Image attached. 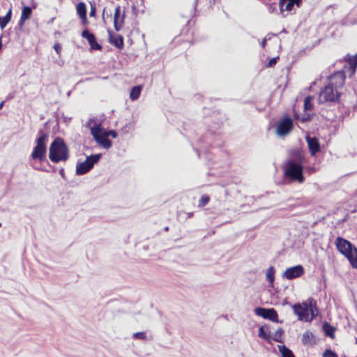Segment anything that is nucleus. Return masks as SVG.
Segmentation results:
<instances>
[{"label": "nucleus", "mask_w": 357, "mask_h": 357, "mask_svg": "<svg viewBox=\"0 0 357 357\" xmlns=\"http://www.w3.org/2000/svg\"><path fill=\"white\" fill-rule=\"evenodd\" d=\"M91 134L95 141L102 147L109 149L112 146V142L108 139L107 135H105V130L101 127V124H96L91 127Z\"/></svg>", "instance_id": "obj_5"}, {"label": "nucleus", "mask_w": 357, "mask_h": 357, "mask_svg": "<svg viewBox=\"0 0 357 357\" xmlns=\"http://www.w3.org/2000/svg\"><path fill=\"white\" fill-rule=\"evenodd\" d=\"M47 139L48 135L47 133L39 131V136L36 140V145L31 154L33 160L40 162L45 160L46 158Z\"/></svg>", "instance_id": "obj_3"}, {"label": "nucleus", "mask_w": 357, "mask_h": 357, "mask_svg": "<svg viewBox=\"0 0 357 357\" xmlns=\"http://www.w3.org/2000/svg\"><path fill=\"white\" fill-rule=\"evenodd\" d=\"M109 43L119 49L123 47V38L121 36H112L110 31H109Z\"/></svg>", "instance_id": "obj_20"}, {"label": "nucleus", "mask_w": 357, "mask_h": 357, "mask_svg": "<svg viewBox=\"0 0 357 357\" xmlns=\"http://www.w3.org/2000/svg\"><path fill=\"white\" fill-rule=\"evenodd\" d=\"M54 50L56 51V52L57 54H59L60 51H61V47L60 44L56 43L54 45Z\"/></svg>", "instance_id": "obj_36"}, {"label": "nucleus", "mask_w": 357, "mask_h": 357, "mask_svg": "<svg viewBox=\"0 0 357 357\" xmlns=\"http://www.w3.org/2000/svg\"><path fill=\"white\" fill-rule=\"evenodd\" d=\"M50 160L58 163L66 161L69 158V150L62 138L56 137L50 144L49 150Z\"/></svg>", "instance_id": "obj_1"}, {"label": "nucleus", "mask_w": 357, "mask_h": 357, "mask_svg": "<svg viewBox=\"0 0 357 357\" xmlns=\"http://www.w3.org/2000/svg\"><path fill=\"white\" fill-rule=\"evenodd\" d=\"M255 313L264 319L271 320L273 322L278 323V315L277 311L274 308H264L261 307H257L255 309Z\"/></svg>", "instance_id": "obj_8"}, {"label": "nucleus", "mask_w": 357, "mask_h": 357, "mask_svg": "<svg viewBox=\"0 0 357 357\" xmlns=\"http://www.w3.org/2000/svg\"><path fill=\"white\" fill-rule=\"evenodd\" d=\"M271 326L268 324H264L259 327L258 336L268 342H271Z\"/></svg>", "instance_id": "obj_16"}, {"label": "nucleus", "mask_w": 357, "mask_h": 357, "mask_svg": "<svg viewBox=\"0 0 357 357\" xmlns=\"http://www.w3.org/2000/svg\"><path fill=\"white\" fill-rule=\"evenodd\" d=\"M59 174L63 178H65V172L63 168L59 170Z\"/></svg>", "instance_id": "obj_38"}, {"label": "nucleus", "mask_w": 357, "mask_h": 357, "mask_svg": "<svg viewBox=\"0 0 357 357\" xmlns=\"http://www.w3.org/2000/svg\"><path fill=\"white\" fill-rule=\"evenodd\" d=\"M101 154H94L86 157V159L80 163H77L76 166V174L83 175L89 172L94 165L99 161Z\"/></svg>", "instance_id": "obj_6"}, {"label": "nucleus", "mask_w": 357, "mask_h": 357, "mask_svg": "<svg viewBox=\"0 0 357 357\" xmlns=\"http://www.w3.org/2000/svg\"><path fill=\"white\" fill-rule=\"evenodd\" d=\"M96 13V8L93 7H91V11H90V16H94Z\"/></svg>", "instance_id": "obj_37"}, {"label": "nucleus", "mask_w": 357, "mask_h": 357, "mask_svg": "<svg viewBox=\"0 0 357 357\" xmlns=\"http://www.w3.org/2000/svg\"><path fill=\"white\" fill-rule=\"evenodd\" d=\"M293 128V121L290 117L280 120L276 128V133L280 137L288 135Z\"/></svg>", "instance_id": "obj_9"}, {"label": "nucleus", "mask_w": 357, "mask_h": 357, "mask_svg": "<svg viewBox=\"0 0 357 357\" xmlns=\"http://www.w3.org/2000/svg\"><path fill=\"white\" fill-rule=\"evenodd\" d=\"M313 334L312 332L309 331H305L303 335H302V343L304 344V345H307V344H312L313 342H312V338H313Z\"/></svg>", "instance_id": "obj_23"}, {"label": "nucleus", "mask_w": 357, "mask_h": 357, "mask_svg": "<svg viewBox=\"0 0 357 357\" xmlns=\"http://www.w3.org/2000/svg\"><path fill=\"white\" fill-rule=\"evenodd\" d=\"M335 245L337 250L347 257L351 266L357 268V249L349 241L338 236L336 238Z\"/></svg>", "instance_id": "obj_2"}, {"label": "nucleus", "mask_w": 357, "mask_h": 357, "mask_svg": "<svg viewBox=\"0 0 357 357\" xmlns=\"http://www.w3.org/2000/svg\"><path fill=\"white\" fill-rule=\"evenodd\" d=\"M323 357H337V355L331 349H327L323 354Z\"/></svg>", "instance_id": "obj_33"}, {"label": "nucleus", "mask_w": 357, "mask_h": 357, "mask_svg": "<svg viewBox=\"0 0 357 357\" xmlns=\"http://www.w3.org/2000/svg\"><path fill=\"white\" fill-rule=\"evenodd\" d=\"M124 17V13L121 12V7H116L114 15V26L116 31H119L122 28Z\"/></svg>", "instance_id": "obj_14"}, {"label": "nucleus", "mask_w": 357, "mask_h": 357, "mask_svg": "<svg viewBox=\"0 0 357 357\" xmlns=\"http://www.w3.org/2000/svg\"><path fill=\"white\" fill-rule=\"evenodd\" d=\"M32 10L31 8L29 6H25L23 8L21 13V17L19 22V24L20 26H22L24 24V22L29 19L31 15Z\"/></svg>", "instance_id": "obj_21"}, {"label": "nucleus", "mask_w": 357, "mask_h": 357, "mask_svg": "<svg viewBox=\"0 0 357 357\" xmlns=\"http://www.w3.org/2000/svg\"><path fill=\"white\" fill-rule=\"evenodd\" d=\"M77 12L82 18H86V6L84 3H79L77 6Z\"/></svg>", "instance_id": "obj_28"}, {"label": "nucleus", "mask_w": 357, "mask_h": 357, "mask_svg": "<svg viewBox=\"0 0 357 357\" xmlns=\"http://www.w3.org/2000/svg\"><path fill=\"white\" fill-rule=\"evenodd\" d=\"M12 10L10 8L4 17H0V27L3 29L11 20Z\"/></svg>", "instance_id": "obj_24"}, {"label": "nucleus", "mask_w": 357, "mask_h": 357, "mask_svg": "<svg viewBox=\"0 0 357 357\" xmlns=\"http://www.w3.org/2000/svg\"><path fill=\"white\" fill-rule=\"evenodd\" d=\"M278 349L282 357H295L293 352L285 345H278Z\"/></svg>", "instance_id": "obj_26"}, {"label": "nucleus", "mask_w": 357, "mask_h": 357, "mask_svg": "<svg viewBox=\"0 0 357 357\" xmlns=\"http://www.w3.org/2000/svg\"><path fill=\"white\" fill-rule=\"evenodd\" d=\"M284 175L291 181H296L300 183L304 181L302 165L293 160L287 162L284 168Z\"/></svg>", "instance_id": "obj_4"}, {"label": "nucleus", "mask_w": 357, "mask_h": 357, "mask_svg": "<svg viewBox=\"0 0 357 357\" xmlns=\"http://www.w3.org/2000/svg\"><path fill=\"white\" fill-rule=\"evenodd\" d=\"M266 44V38H264L261 43V46L264 48Z\"/></svg>", "instance_id": "obj_39"}, {"label": "nucleus", "mask_w": 357, "mask_h": 357, "mask_svg": "<svg viewBox=\"0 0 357 357\" xmlns=\"http://www.w3.org/2000/svg\"><path fill=\"white\" fill-rule=\"evenodd\" d=\"M345 72L337 71L328 77V85L331 86L335 90H339L344 84Z\"/></svg>", "instance_id": "obj_10"}, {"label": "nucleus", "mask_w": 357, "mask_h": 357, "mask_svg": "<svg viewBox=\"0 0 357 357\" xmlns=\"http://www.w3.org/2000/svg\"><path fill=\"white\" fill-rule=\"evenodd\" d=\"M306 141L312 155H314L318 151H319V143L316 138H312L307 136L306 137Z\"/></svg>", "instance_id": "obj_17"}, {"label": "nucleus", "mask_w": 357, "mask_h": 357, "mask_svg": "<svg viewBox=\"0 0 357 357\" xmlns=\"http://www.w3.org/2000/svg\"><path fill=\"white\" fill-rule=\"evenodd\" d=\"M284 333V331L282 328H278L274 333H271V341L274 340L277 342H282V335Z\"/></svg>", "instance_id": "obj_27"}, {"label": "nucleus", "mask_w": 357, "mask_h": 357, "mask_svg": "<svg viewBox=\"0 0 357 357\" xmlns=\"http://www.w3.org/2000/svg\"><path fill=\"white\" fill-rule=\"evenodd\" d=\"M304 273L303 267L301 265H297L286 269L283 273L282 277L288 280H292L301 276Z\"/></svg>", "instance_id": "obj_12"}, {"label": "nucleus", "mask_w": 357, "mask_h": 357, "mask_svg": "<svg viewBox=\"0 0 357 357\" xmlns=\"http://www.w3.org/2000/svg\"><path fill=\"white\" fill-rule=\"evenodd\" d=\"M93 121L92 119H89V122L87 123L88 126H89L91 123V122Z\"/></svg>", "instance_id": "obj_41"}, {"label": "nucleus", "mask_w": 357, "mask_h": 357, "mask_svg": "<svg viewBox=\"0 0 357 357\" xmlns=\"http://www.w3.org/2000/svg\"><path fill=\"white\" fill-rule=\"evenodd\" d=\"M132 337L135 339H139V340H144L146 338V335L144 332H137L133 334Z\"/></svg>", "instance_id": "obj_31"}, {"label": "nucleus", "mask_w": 357, "mask_h": 357, "mask_svg": "<svg viewBox=\"0 0 357 357\" xmlns=\"http://www.w3.org/2000/svg\"><path fill=\"white\" fill-rule=\"evenodd\" d=\"M348 67H345L347 68V73H349V76H352L354 75L356 68H357V54L354 56H348Z\"/></svg>", "instance_id": "obj_19"}, {"label": "nucleus", "mask_w": 357, "mask_h": 357, "mask_svg": "<svg viewBox=\"0 0 357 357\" xmlns=\"http://www.w3.org/2000/svg\"><path fill=\"white\" fill-rule=\"evenodd\" d=\"M308 315L310 314L311 317H309V321L313 319L318 314V309L316 306V301L313 298H309L306 301Z\"/></svg>", "instance_id": "obj_18"}, {"label": "nucleus", "mask_w": 357, "mask_h": 357, "mask_svg": "<svg viewBox=\"0 0 357 357\" xmlns=\"http://www.w3.org/2000/svg\"><path fill=\"white\" fill-rule=\"evenodd\" d=\"M105 135H107V137L109 136H111L112 138H116L117 137V132L115 130H109V131H105Z\"/></svg>", "instance_id": "obj_34"}, {"label": "nucleus", "mask_w": 357, "mask_h": 357, "mask_svg": "<svg viewBox=\"0 0 357 357\" xmlns=\"http://www.w3.org/2000/svg\"><path fill=\"white\" fill-rule=\"evenodd\" d=\"M3 105H4V102L3 101L0 102V109H1L3 108Z\"/></svg>", "instance_id": "obj_40"}, {"label": "nucleus", "mask_w": 357, "mask_h": 357, "mask_svg": "<svg viewBox=\"0 0 357 357\" xmlns=\"http://www.w3.org/2000/svg\"><path fill=\"white\" fill-rule=\"evenodd\" d=\"M142 89V86L139 85L132 87L130 93V98L132 100L138 99L140 96Z\"/></svg>", "instance_id": "obj_22"}, {"label": "nucleus", "mask_w": 357, "mask_h": 357, "mask_svg": "<svg viewBox=\"0 0 357 357\" xmlns=\"http://www.w3.org/2000/svg\"><path fill=\"white\" fill-rule=\"evenodd\" d=\"M274 268L273 266L269 267L266 271V276L268 282L271 283V284H273L274 282Z\"/></svg>", "instance_id": "obj_29"}, {"label": "nucleus", "mask_w": 357, "mask_h": 357, "mask_svg": "<svg viewBox=\"0 0 357 357\" xmlns=\"http://www.w3.org/2000/svg\"><path fill=\"white\" fill-rule=\"evenodd\" d=\"M356 343L357 344V337H356Z\"/></svg>", "instance_id": "obj_42"}, {"label": "nucleus", "mask_w": 357, "mask_h": 357, "mask_svg": "<svg viewBox=\"0 0 357 357\" xmlns=\"http://www.w3.org/2000/svg\"><path fill=\"white\" fill-rule=\"evenodd\" d=\"M293 310L294 313L298 316L299 320L305 321H309L306 301L303 302L302 304H294L293 305Z\"/></svg>", "instance_id": "obj_11"}, {"label": "nucleus", "mask_w": 357, "mask_h": 357, "mask_svg": "<svg viewBox=\"0 0 357 357\" xmlns=\"http://www.w3.org/2000/svg\"><path fill=\"white\" fill-rule=\"evenodd\" d=\"M323 330L327 336L331 338L334 337L335 328L331 326L328 322L324 323Z\"/></svg>", "instance_id": "obj_25"}, {"label": "nucleus", "mask_w": 357, "mask_h": 357, "mask_svg": "<svg viewBox=\"0 0 357 357\" xmlns=\"http://www.w3.org/2000/svg\"><path fill=\"white\" fill-rule=\"evenodd\" d=\"M209 202V197L208 196H202L199 201V206H204L207 204Z\"/></svg>", "instance_id": "obj_32"}, {"label": "nucleus", "mask_w": 357, "mask_h": 357, "mask_svg": "<svg viewBox=\"0 0 357 357\" xmlns=\"http://www.w3.org/2000/svg\"><path fill=\"white\" fill-rule=\"evenodd\" d=\"M302 4V0H280V13H282L284 10L291 12L294 10V6H296L298 8H300Z\"/></svg>", "instance_id": "obj_13"}, {"label": "nucleus", "mask_w": 357, "mask_h": 357, "mask_svg": "<svg viewBox=\"0 0 357 357\" xmlns=\"http://www.w3.org/2000/svg\"><path fill=\"white\" fill-rule=\"evenodd\" d=\"M340 97V93L331 86L326 85V86L320 91L318 101L319 103H325L328 102H336Z\"/></svg>", "instance_id": "obj_7"}, {"label": "nucleus", "mask_w": 357, "mask_h": 357, "mask_svg": "<svg viewBox=\"0 0 357 357\" xmlns=\"http://www.w3.org/2000/svg\"><path fill=\"white\" fill-rule=\"evenodd\" d=\"M277 60H278V57H274V58L271 59L269 60L267 66L268 67H273L276 63Z\"/></svg>", "instance_id": "obj_35"}, {"label": "nucleus", "mask_w": 357, "mask_h": 357, "mask_svg": "<svg viewBox=\"0 0 357 357\" xmlns=\"http://www.w3.org/2000/svg\"><path fill=\"white\" fill-rule=\"evenodd\" d=\"M82 36L88 40L92 50H101L102 47L96 42L94 34L90 33L87 29L82 31Z\"/></svg>", "instance_id": "obj_15"}, {"label": "nucleus", "mask_w": 357, "mask_h": 357, "mask_svg": "<svg viewBox=\"0 0 357 357\" xmlns=\"http://www.w3.org/2000/svg\"><path fill=\"white\" fill-rule=\"evenodd\" d=\"M312 97L309 96H307L304 100V108L305 110H311L313 108V105L312 103Z\"/></svg>", "instance_id": "obj_30"}]
</instances>
